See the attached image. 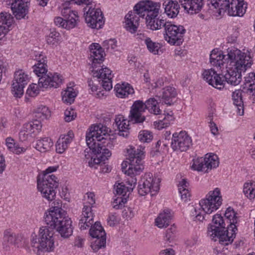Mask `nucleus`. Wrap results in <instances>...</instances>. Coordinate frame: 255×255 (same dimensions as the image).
Here are the masks:
<instances>
[{
  "instance_id": "0e129e2a",
  "label": "nucleus",
  "mask_w": 255,
  "mask_h": 255,
  "mask_svg": "<svg viewBox=\"0 0 255 255\" xmlns=\"http://www.w3.org/2000/svg\"><path fill=\"white\" fill-rule=\"evenodd\" d=\"M176 231V227L174 226H172L170 228L168 229L166 231L164 237L165 240L167 241H170V240L173 237Z\"/></svg>"
},
{
  "instance_id": "c85d7f7f",
  "label": "nucleus",
  "mask_w": 255,
  "mask_h": 255,
  "mask_svg": "<svg viewBox=\"0 0 255 255\" xmlns=\"http://www.w3.org/2000/svg\"><path fill=\"white\" fill-rule=\"evenodd\" d=\"M226 57L225 52L223 53L217 49H214L212 51L210 55V62L212 65L216 67H221L225 63V58Z\"/></svg>"
},
{
  "instance_id": "9d476101",
  "label": "nucleus",
  "mask_w": 255,
  "mask_h": 255,
  "mask_svg": "<svg viewBox=\"0 0 255 255\" xmlns=\"http://www.w3.org/2000/svg\"><path fill=\"white\" fill-rule=\"evenodd\" d=\"M58 182L57 177L53 174H43L42 179H37V189L42 197L49 201L55 199V189L58 187Z\"/></svg>"
},
{
  "instance_id": "a18cd8bd",
  "label": "nucleus",
  "mask_w": 255,
  "mask_h": 255,
  "mask_svg": "<svg viewBox=\"0 0 255 255\" xmlns=\"http://www.w3.org/2000/svg\"><path fill=\"white\" fill-rule=\"evenodd\" d=\"M6 144L10 150L17 154L24 152L26 150L25 148L19 147L18 145H15L14 140L10 137H8L6 139Z\"/></svg>"
},
{
  "instance_id": "39448f33",
  "label": "nucleus",
  "mask_w": 255,
  "mask_h": 255,
  "mask_svg": "<svg viewBox=\"0 0 255 255\" xmlns=\"http://www.w3.org/2000/svg\"><path fill=\"white\" fill-rule=\"evenodd\" d=\"M37 63L33 66V72L39 77L38 84L43 88H57L62 82L61 76L57 73L47 72L46 57L43 54L36 55Z\"/></svg>"
},
{
  "instance_id": "4be33fe9",
  "label": "nucleus",
  "mask_w": 255,
  "mask_h": 255,
  "mask_svg": "<svg viewBox=\"0 0 255 255\" xmlns=\"http://www.w3.org/2000/svg\"><path fill=\"white\" fill-rule=\"evenodd\" d=\"M182 7L189 13H197L204 7V0H179Z\"/></svg>"
},
{
  "instance_id": "4c0bfd02",
  "label": "nucleus",
  "mask_w": 255,
  "mask_h": 255,
  "mask_svg": "<svg viewBox=\"0 0 255 255\" xmlns=\"http://www.w3.org/2000/svg\"><path fill=\"white\" fill-rule=\"evenodd\" d=\"M24 128L31 135L36 134L40 132L42 128L41 123L38 120H34L24 125Z\"/></svg>"
},
{
  "instance_id": "c03bdc74",
  "label": "nucleus",
  "mask_w": 255,
  "mask_h": 255,
  "mask_svg": "<svg viewBox=\"0 0 255 255\" xmlns=\"http://www.w3.org/2000/svg\"><path fill=\"white\" fill-rule=\"evenodd\" d=\"M145 44L150 53L155 55L158 54L159 50L161 46L160 43L152 41L151 38H149L145 39Z\"/></svg>"
},
{
  "instance_id": "864d4df0",
  "label": "nucleus",
  "mask_w": 255,
  "mask_h": 255,
  "mask_svg": "<svg viewBox=\"0 0 255 255\" xmlns=\"http://www.w3.org/2000/svg\"><path fill=\"white\" fill-rule=\"evenodd\" d=\"M243 89L244 95H246L253 102H255V86L250 84V87H243Z\"/></svg>"
},
{
  "instance_id": "dca6fc26",
  "label": "nucleus",
  "mask_w": 255,
  "mask_h": 255,
  "mask_svg": "<svg viewBox=\"0 0 255 255\" xmlns=\"http://www.w3.org/2000/svg\"><path fill=\"white\" fill-rule=\"evenodd\" d=\"M191 144V137L186 131H181L173 134L171 146L173 150L185 151L189 149Z\"/></svg>"
},
{
  "instance_id": "5fc2aeb1",
  "label": "nucleus",
  "mask_w": 255,
  "mask_h": 255,
  "mask_svg": "<svg viewBox=\"0 0 255 255\" xmlns=\"http://www.w3.org/2000/svg\"><path fill=\"white\" fill-rule=\"evenodd\" d=\"M127 202V198L122 196L117 197L113 202L112 205L113 208L117 210L122 208Z\"/></svg>"
},
{
  "instance_id": "c756f323",
  "label": "nucleus",
  "mask_w": 255,
  "mask_h": 255,
  "mask_svg": "<svg viewBox=\"0 0 255 255\" xmlns=\"http://www.w3.org/2000/svg\"><path fill=\"white\" fill-rule=\"evenodd\" d=\"M177 96L176 89L171 86H167L162 89V94L159 96L163 102L167 105H170L172 102V100Z\"/></svg>"
},
{
  "instance_id": "423d86ee",
  "label": "nucleus",
  "mask_w": 255,
  "mask_h": 255,
  "mask_svg": "<svg viewBox=\"0 0 255 255\" xmlns=\"http://www.w3.org/2000/svg\"><path fill=\"white\" fill-rule=\"evenodd\" d=\"M226 223L220 214L213 217L212 224L208 228V234L215 241L218 239L220 244L227 246L231 244L236 237V234L228 231Z\"/></svg>"
},
{
  "instance_id": "6e6552de",
  "label": "nucleus",
  "mask_w": 255,
  "mask_h": 255,
  "mask_svg": "<svg viewBox=\"0 0 255 255\" xmlns=\"http://www.w3.org/2000/svg\"><path fill=\"white\" fill-rule=\"evenodd\" d=\"M225 53L226 63L234 66L235 69L247 70L253 64L251 53L248 51L242 52L236 47H231L228 48Z\"/></svg>"
},
{
  "instance_id": "f03ea898",
  "label": "nucleus",
  "mask_w": 255,
  "mask_h": 255,
  "mask_svg": "<svg viewBox=\"0 0 255 255\" xmlns=\"http://www.w3.org/2000/svg\"><path fill=\"white\" fill-rule=\"evenodd\" d=\"M109 128L101 124L92 126L86 134V142L90 150L96 155L88 161L91 167L97 168L102 166V162L107 160L111 155L109 148L113 144L108 132Z\"/></svg>"
},
{
  "instance_id": "7c9ffc66",
  "label": "nucleus",
  "mask_w": 255,
  "mask_h": 255,
  "mask_svg": "<svg viewBox=\"0 0 255 255\" xmlns=\"http://www.w3.org/2000/svg\"><path fill=\"white\" fill-rule=\"evenodd\" d=\"M171 214L169 210H165L160 213L156 218L155 223L159 228H166L171 220Z\"/></svg>"
},
{
  "instance_id": "ddd939ff",
  "label": "nucleus",
  "mask_w": 255,
  "mask_h": 255,
  "mask_svg": "<svg viewBox=\"0 0 255 255\" xmlns=\"http://www.w3.org/2000/svg\"><path fill=\"white\" fill-rule=\"evenodd\" d=\"M160 179L153 178L151 173H146L139 182L138 192L140 195L144 196L150 193L151 196L155 195L159 190Z\"/></svg>"
},
{
  "instance_id": "c9c22d12",
  "label": "nucleus",
  "mask_w": 255,
  "mask_h": 255,
  "mask_svg": "<svg viewBox=\"0 0 255 255\" xmlns=\"http://www.w3.org/2000/svg\"><path fill=\"white\" fill-rule=\"evenodd\" d=\"M53 143L49 137H44L37 141L35 148L41 152H45L50 149Z\"/></svg>"
},
{
  "instance_id": "de8ad7c7",
  "label": "nucleus",
  "mask_w": 255,
  "mask_h": 255,
  "mask_svg": "<svg viewBox=\"0 0 255 255\" xmlns=\"http://www.w3.org/2000/svg\"><path fill=\"white\" fill-rule=\"evenodd\" d=\"M35 117L42 120L47 119L50 115L48 108L44 106H40L34 110Z\"/></svg>"
},
{
  "instance_id": "2f4dec72",
  "label": "nucleus",
  "mask_w": 255,
  "mask_h": 255,
  "mask_svg": "<svg viewBox=\"0 0 255 255\" xmlns=\"http://www.w3.org/2000/svg\"><path fill=\"white\" fill-rule=\"evenodd\" d=\"M116 96L121 98L127 97L129 94L134 93V90L128 83L118 84L115 87Z\"/></svg>"
},
{
  "instance_id": "412c9836",
  "label": "nucleus",
  "mask_w": 255,
  "mask_h": 255,
  "mask_svg": "<svg viewBox=\"0 0 255 255\" xmlns=\"http://www.w3.org/2000/svg\"><path fill=\"white\" fill-rule=\"evenodd\" d=\"M29 2L30 0H14L11 3V8L16 19L24 18L28 12Z\"/></svg>"
},
{
  "instance_id": "6e6d98bb",
  "label": "nucleus",
  "mask_w": 255,
  "mask_h": 255,
  "mask_svg": "<svg viewBox=\"0 0 255 255\" xmlns=\"http://www.w3.org/2000/svg\"><path fill=\"white\" fill-rule=\"evenodd\" d=\"M59 33L54 30L51 31L47 35L46 40L49 44H54L57 43L58 41Z\"/></svg>"
},
{
  "instance_id": "f257e3e1",
  "label": "nucleus",
  "mask_w": 255,
  "mask_h": 255,
  "mask_svg": "<svg viewBox=\"0 0 255 255\" xmlns=\"http://www.w3.org/2000/svg\"><path fill=\"white\" fill-rule=\"evenodd\" d=\"M53 204L54 205L45 214V222L48 227L40 228L38 236L32 234L31 236V246L37 252H50L54 250L53 230L60 225V223L62 224V221L67 215L66 212L61 207V202L54 201Z\"/></svg>"
},
{
  "instance_id": "3c124183",
  "label": "nucleus",
  "mask_w": 255,
  "mask_h": 255,
  "mask_svg": "<svg viewBox=\"0 0 255 255\" xmlns=\"http://www.w3.org/2000/svg\"><path fill=\"white\" fill-rule=\"evenodd\" d=\"M138 138L141 142H149L153 139V135L151 131L143 130L139 132Z\"/></svg>"
},
{
  "instance_id": "052dcab7",
  "label": "nucleus",
  "mask_w": 255,
  "mask_h": 255,
  "mask_svg": "<svg viewBox=\"0 0 255 255\" xmlns=\"http://www.w3.org/2000/svg\"><path fill=\"white\" fill-rule=\"evenodd\" d=\"M142 148H143V151L144 152V147H142L141 146H139V148H138L136 149V150H134V149H130L129 150H128V157L127 158V160H128V161H126L125 162H123L122 164V170L123 172H125L127 170H126V167H127V164L128 163V166H129V155L130 154V152H132V153H137V151H139V149H142ZM129 166H128L129 167Z\"/></svg>"
},
{
  "instance_id": "bf43d9fd",
  "label": "nucleus",
  "mask_w": 255,
  "mask_h": 255,
  "mask_svg": "<svg viewBox=\"0 0 255 255\" xmlns=\"http://www.w3.org/2000/svg\"><path fill=\"white\" fill-rule=\"evenodd\" d=\"M65 120L67 122H70L74 120L76 117V113L72 109H67L64 112Z\"/></svg>"
},
{
  "instance_id": "20e7f679",
  "label": "nucleus",
  "mask_w": 255,
  "mask_h": 255,
  "mask_svg": "<svg viewBox=\"0 0 255 255\" xmlns=\"http://www.w3.org/2000/svg\"><path fill=\"white\" fill-rule=\"evenodd\" d=\"M161 4L151 0L139 1L134 6L133 11H129L125 16V27L131 33L135 32L138 26L139 17L150 18L159 14Z\"/></svg>"
},
{
  "instance_id": "72a5a7b5",
  "label": "nucleus",
  "mask_w": 255,
  "mask_h": 255,
  "mask_svg": "<svg viewBox=\"0 0 255 255\" xmlns=\"http://www.w3.org/2000/svg\"><path fill=\"white\" fill-rule=\"evenodd\" d=\"M70 84L67 89L61 93L62 100L64 103L71 104L75 100L77 94Z\"/></svg>"
},
{
  "instance_id": "37998d69",
  "label": "nucleus",
  "mask_w": 255,
  "mask_h": 255,
  "mask_svg": "<svg viewBox=\"0 0 255 255\" xmlns=\"http://www.w3.org/2000/svg\"><path fill=\"white\" fill-rule=\"evenodd\" d=\"M222 0H204L205 4H204V8L206 10H211L214 11L217 9L218 12L219 9L221 8V4L223 3Z\"/></svg>"
},
{
  "instance_id": "7ed1b4c3",
  "label": "nucleus",
  "mask_w": 255,
  "mask_h": 255,
  "mask_svg": "<svg viewBox=\"0 0 255 255\" xmlns=\"http://www.w3.org/2000/svg\"><path fill=\"white\" fill-rule=\"evenodd\" d=\"M90 60L92 62V67L93 68L96 67V64H100L104 60L103 51L102 47L98 43H93L90 46ZM93 75L95 77L101 79V85L105 91H97V95L98 97L101 98L106 95V92L110 91L112 88V78L111 74L112 71L109 68H102L100 69L92 70ZM101 82V80L99 81Z\"/></svg>"
},
{
  "instance_id": "473e14b6",
  "label": "nucleus",
  "mask_w": 255,
  "mask_h": 255,
  "mask_svg": "<svg viewBox=\"0 0 255 255\" xmlns=\"http://www.w3.org/2000/svg\"><path fill=\"white\" fill-rule=\"evenodd\" d=\"M165 12L171 18L176 17L179 13V5L177 1L168 0L163 3Z\"/></svg>"
},
{
  "instance_id": "5701e85b",
  "label": "nucleus",
  "mask_w": 255,
  "mask_h": 255,
  "mask_svg": "<svg viewBox=\"0 0 255 255\" xmlns=\"http://www.w3.org/2000/svg\"><path fill=\"white\" fill-rule=\"evenodd\" d=\"M227 73L224 76H222L223 79L225 82H227L228 84L236 86L240 83L242 80V72H245L246 70H239L235 69V67L228 68Z\"/></svg>"
},
{
  "instance_id": "09e8293b",
  "label": "nucleus",
  "mask_w": 255,
  "mask_h": 255,
  "mask_svg": "<svg viewBox=\"0 0 255 255\" xmlns=\"http://www.w3.org/2000/svg\"><path fill=\"white\" fill-rule=\"evenodd\" d=\"M174 118L173 114L170 112L166 114H164V117L162 120H159L158 122V128L161 129L168 127L170 123L173 121Z\"/></svg>"
},
{
  "instance_id": "a19ab883",
  "label": "nucleus",
  "mask_w": 255,
  "mask_h": 255,
  "mask_svg": "<svg viewBox=\"0 0 255 255\" xmlns=\"http://www.w3.org/2000/svg\"><path fill=\"white\" fill-rule=\"evenodd\" d=\"M243 192L249 199L253 200L255 198V184L254 182H246L244 185Z\"/></svg>"
},
{
  "instance_id": "1a4fd4ad",
  "label": "nucleus",
  "mask_w": 255,
  "mask_h": 255,
  "mask_svg": "<svg viewBox=\"0 0 255 255\" xmlns=\"http://www.w3.org/2000/svg\"><path fill=\"white\" fill-rule=\"evenodd\" d=\"M137 153L130 152L129 157V167L128 170L125 171L128 177L127 179V190L128 192L132 191L134 188L137 179L135 176L139 174L144 168L142 160L144 156V152L143 148L137 151Z\"/></svg>"
},
{
  "instance_id": "e2e57ef3",
  "label": "nucleus",
  "mask_w": 255,
  "mask_h": 255,
  "mask_svg": "<svg viewBox=\"0 0 255 255\" xmlns=\"http://www.w3.org/2000/svg\"><path fill=\"white\" fill-rule=\"evenodd\" d=\"M116 191L118 195L125 197V196H126L127 192L128 191L127 190V187H126L124 185H123L122 183H121L117 185L116 189Z\"/></svg>"
},
{
  "instance_id": "a878e982",
  "label": "nucleus",
  "mask_w": 255,
  "mask_h": 255,
  "mask_svg": "<svg viewBox=\"0 0 255 255\" xmlns=\"http://www.w3.org/2000/svg\"><path fill=\"white\" fill-rule=\"evenodd\" d=\"M237 214L231 207L227 209L225 213V220L228 224V231L233 232L236 234L237 226L236 224L238 222V218L236 216Z\"/></svg>"
},
{
  "instance_id": "cd10ccee",
  "label": "nucleus",
  "mask_w": 255,
  "mask_h": 255,
  "mask_svg": "<svg viewBox=\"0 0 255 255\" xmlns=\"http://www.w3.org/2000/svg\"><path fill=\"white\" fill-rule=\"evenodd\" d=\"M158 14L155 16H151L150 18H145L147 26L152 30H158L162 27H165L167 24V22L163 19L158 17Z\"/></svg>"
},
{
  "instance_id": "e433bc0d",
  "label": "nucleus",
  "mask_w": 255,
  "mask_h": 255,
  "mask_svg": "<svg viewBox=\"0 0 255 255\" xmlns=\"http://www.w3.org/2000/svg\"><path fill=\"white\" fill-rule=\"evenodd\" d=\"M145 109L154 115H157L161 113L159 104L154 98H150L145 102Z\"/></svg>"
},
{
  "instance_id": "aec40b11",
  "label": "nucleus",
  "mask_w": 255,
  "mask_h": 255,
  "mask_svg": "<svg viewBox=\"0 0 255 255\" xmlns=\"http://www.w3.org/2000/svg\"><path fill=\"white\" fill-rule=\"evenodd\" d=\"M22 237L16 234L11 229L4 230L2 238V245L3 248L8 250L10 245L17 246L21 242Z\"/></svg>"
},
{
  "instance_id": "0eeeda50",
  "label": "nucleus",
  "mask_w": 255,
  "mask_h": 255,
  "mask_svg": "<svg viewBox=\"0 0 255 255\" xmlns=\"http://www.w3.org/2000/svg\"><path fill=\"white\" fill-rule=\"evenodd\" d=\"M222 203V198L220 189L216 188L213 191L209 192L205 198L200 201L199 204L202 210H197L194 207L191 211V215L194 220L202 221L204 219V216L201 214L202 211H204L206 214H210L216 211Z\"/></svg>"
},
{
  "instance_id": "b1692460",
  "label": "nucleus",
  "mask_w": 255,
  "mask_h": 255,
  "mask_svg": "<svg viewBox=\"0 0 255 255\" xmlns=\"http://www.w3.org/2000/svg\"><path fill=\"white\" fill-rule=\"evenodd\" d=\"M74 137L72 131H69L67 134L61 135L56 144V152L60 154L63 153L67 149Z\"/></svg>"
},
{
  "instance_id": "ea45409f",
  "label": "nucleus",
  "mask_w": 255,
  "mask_h": 255,
  "mask_svg": "<svg viewBox=\"0 0 255 255\" xmlns=\"http://www.w3.org/2000/svg\"><path fill=\"white\" fill-rule=\"evenodd\" d=\"M204 159H205L206 166L207 167L205 172H208L209 170L216 168L219 165V161L216 155H209L208 156L206 154Z\"/></svg>"
},
{
  "instance_id": "9b49d317",
  "label": "nucleus",
  "mask_w": 255,
  "mask_h": 255,
  "mask_svg": "<svg viewBox=\"0 0 255 255\" xmlns=\"http://www.w3.org/2000/svg\"><path fill=\"white\" fill-rule=\"evenodd\" d=\"M248 4L244 0H224L219 9L220 15L227 12L230 16H243L246 12Z\"/></svg>"
},
{
  "instance_id": "774afa93",
  "label": "nucleus",
  "mask_w": 255,
  "mask_h": 255,
  "mask_svg": "<svg viewBox=\"0 0 255 255\" xmlns=\"http://www.w3.org/2000/svg\"><path fill=\"white\" fill-rule=\"evenodd\" d=\"M108 222L110 226H114L118 222V219L116 213L109 216Z\"/></svg>"
},
{
  "instance_id": "6ab92c4d",
  "label": "nucleus",
  "mask_w": 255,
  "mask_h": 255,
  "mask_svg": "<svg viewBox=\"0 0 255 255\" xmlns=\"http://www.w3.org/2000/svg\"><path fill=\"white\" fill-rule=\"evenodd\" d=\"M145 109V103L142 101H135L131 107L129 118L133 123H140L145 120V117L141 115Z\"/></svg>"
},
{
  "instance_id": "58836bf2",
  "label": "nucleus",
  "mask_w": 255,
  "mask_h": 255,
  "mask_svg": "<svg viewBox=\"0 0 255 255\" xmlns=\"http://www.w3.org/2000/svg\"><path fill=\"white\" fill-rule=\"evenodd\" d=\"M91 226L90 230V234L93 238H105L106 237V233L101 226L100 223L96 222L93 226Z\"/></svg>"
},
{
  "instance_id": "338daca9",
  "label": "nucleus",
  "mask_w": 255,
  "mask_h": 255,
  "mask_svg": "<svg viewBox=\"0 0 255 255\" xmlns=\"http://www.w3.org/2000/svg\"><path fill=\"white\" fill-rule=\"evenodd\" d=\"M28 135H31V134L28 132V130L24 128V126H23L22 128L19 132V139L22 141L26 140Z\"/></svg>"
},
{
  "instance_id": "49530a36",
  "label": "nucleus",
  "mask_w": 255,
  "mask_h": 255,
  "mask_svg": "<svg viewBox=\"0 0 255 255\" xmlns=\"http://www.w3.org/2000/svg\"><path fill=\"white\" fill-rule=\"evenodd\" d=\"M191 168L194 170L204 171L205 172L207 167L206 166L204 157H198L193 160Z\"/></svg>"
},
{
  "instance_id": "13d9d810",
  "label": "nucleus",
  "mask_w": 255,
  "mask_h": 255,
  "mask_svg": "<svg viewBox=\"0 0 255 255\" xmlns=\"http://www.w3.org/2000/svg\"><path fill=\"white\" fill-rule=\"evenodd\" d=\"M38 86L40 87L36 84H30L27 90L26 94L30 97L36 96L39 93Z\"/></svg>"
},
{
  "instance_id": "79ce46f5",
  "label": "nucleus",
  "mask_w": 255,
  "mask_h": 255,
  "mask_svg": "<svg viewBox=\"0 0 255 255\" xmlns=\"http://www.w3.org/2000/svg\"><path fill=\"white\" fill-rule=\"evenodd\" d=\"M13 22V16L9 13L1 12L0 13V25L1 26H7L9 30Z\"/></svg>"
},
{
  "instance_id": "f704fd0d",
  "label": "nucleus",
  "mask_w": 255,
  "mask_h": 255,
  "mask_svg": "<svg viewBox=\"0 0 255 255\" xmlns=\"http://www.w3.org/2000/svg\"><path fill=\"white\" fill-rule=\"evenodd\" d=\"M189 183L186 179H182L178 184V190L181 199L187 202L190 197V193L188 190Z\"/></svg>"
},
{
  "instance_id": "4d7b16f0",
  "label": "nucleus",
  "mask_w": 255,
  "mask_h": 255,
  "mask_svg": "<svg viewBox=\"0 0 255 255\" xmlns=\"http://www.w3.org/2000/svg\"><path fill=\"white\" fill-rule=\"evenodd\" d=\"M242 93H243V90H236L233 93L232 98L234 105L242 104L243 103Z\"/></svg>"
},
{
  "instance_id": "f3484780",
  "label": "nucleus",
  "mask_w": 255,
  "mask_h": 255,
  "mask_svg": "<svg viewBox=\"0 0 255 255\" xmlns=\"http://www.w3.org/2000/svg\"><path fill=\"white\" fill-rule=\"evenodd\" d=\"M29 81L28 75L22 70L14 73L11 91L15 97L20 98L23 94V88Z\"/></svg>"
},
{
  "instance_id": "603ef678",
  "label": "nucleus",
  "mask_w": 255,
  "mask_h": 255,
  "mask_svg": "<svg viewBox=\"0 0 255 255\" xmlns=\"http://www.w3.org/2000/svg\"><path fill=\"white\" fill-rule=\"evenodd\" d=\"M129 122H131L130 120L129 121L127 120L121 124L120 127L118 128L119 130L118 134L120 135L123 136V137H127L128 136Z\"/></svg>"
},
{
  "instance_id": "f8f14e48",
  "label": "nucleus",
  "mask_w": 255,
  "mask_h": 255,
  "mask_svg": "<svg viewBox=\"0 0 255 255\" xmlns=\"http://www.w3.org/2000/svg\"><path fill=\"white\" fill-rule=\"evenodd\" d=\"M164 30L165 39L171 45L178 46L183 42V37L186 31L183 26L173 24L168 22Z\"/></svg>"
},
{
  "instance_id": "2eb2a0df",
  "label": "nucleus",
  "mask_w": 255,
  "mask_h": 255,
  "mask_svg": "<svg viewBox=\"0 0 255 255\" xmlns=\"http://www.w3.org/2000/svg\"><path fill=\"white\" fill-rule=\"evenodd\" d=\"M87 8L88 10L84 13L85 19L87 25L92 28L97 29L102 28L104 24L105 20L101 10L100 8L87 6L85 8V11Z\"/></svg>"
},
{
  "instance_id": "680f3d73",
  "label": "nucleus",
  "mask_w": 255,
  "mask_h": 255,
  "mask_svg": "<svg viewBox=\"0 0 255 255\" xmlns=\"http://www.w3.org/2000/svg\"><path fill=\"white\" fill-rule=\"evenodd\" d=\"M255 86V73H250L248 76L245 77V85L246 87H250V85Z\"/></svg>"
},
{
  "instance_id": "69168bd1",
  "label": "nucleus",
  "mask_w": 255,
  "mask_h": 255,
  "mask_svg": "<svg viewBox=\"0 0 255 255\" xmlns=\"http://www.w3.org/2000/svg\"><path fill=\"white\" fill-rule=\"evenodd\" d=\"M54 23L57 26L62 27L66 29H68V27H66L67 24V20L65 18L61 17H57L54 19Z\"/></svg>"
},
{
  "instance_id": "4468645a",
  "label": "nucleus",
  "mask_w": 255,
  "mask_h": 255,
  "mask_svg": "<svg viewBox=\"0 0 255 255\" xmlns=\"http://www.w3.org/2000/svg\"><path fill=\"white\" fill-rule=\"evenodd\" d=\"M95 195L93 192H88L85 196L89 205H84L79 226L81 230L87 229L93 223V213L92 206L95 203Z\"/></svg>"
},
{
  "instance_id": "bb28decb",
  "label": "nucleus",
  "mask_w": 255,
  "mask_h": 255,
  "mask_svg": "<svg viewBox=\"0 0 255 255\" xmlns=\"http://www.w3.org/2000/svg\"><path fill=\"white\" fill-rule=\"evenodd\" d=\"M62 224L58 225L55 228L56 230L61 235V237L64 238H68L73 233V228L72 227V221L67 215L64 219L62 221Z\"/></svg>"
},
{
  "instance_id": "8fccbe9b",
  "label": "nucleus",
  "mask_w": 255,
  "mask_h": 255,
  "mask_svg": "<svg viewBox=\"0 0 255 255\" xmlns=\"http://www.w3.org/2000/svg\"><path fill=\"white\" fill-rule=\"evenodd\" d=\"M95 240L91 243V247L93 251L95 252H97L102 247H105L106 245V239L105 238H94Z\"/></svg>"
},
{
  "instance_id": "a211bd4d",
  "label": "nucleus",
  "mask_w": 255,
  "mask_h": 255,
  "mask_svg": "<svg viewBox=\"0 0 255 255\" xmlns=\"http://www.w3.org/2000/svg\"><path fill=\"white\" fill-rule=\"evenodd\" d=\"M203 79L212 86L219 90H221L224 87L225 81L223 77L220 74L212 69L206 70L202 74Z\"/></svg>"
},
{
  "instance_id": "393cba45",
  "label": "nucleus",
  "mask_w": 255,
  "mask_h": 255,
  "mask_svg": "<svg viewBox=\"0 0 255 255\" xmlns=\"http://www.w3.org/2000/svg\"><path fill=\"white\" fill-rule=\"evenodd\" d=\"M61 14L66 19V27L68 29L74 28L78 20V13L76 11L72 10L69 7H64L61 10Z\"/></svg>"
}]
</instances>
